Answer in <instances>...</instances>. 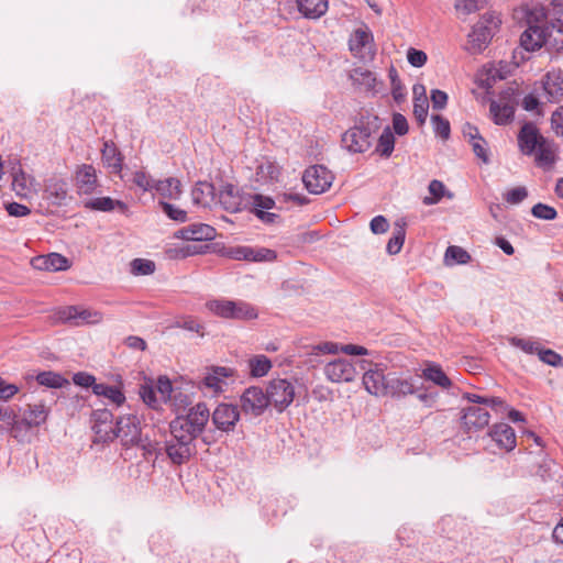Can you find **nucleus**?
Wrapping results in <instances>:
<instances>
[{"mask_svg":"<svg viewBox=\"0 0 563 563\" xmlns=\"http://www.w3.org/2000/svg\"><path fill=\"white\" fill-rule=\"evenodd\" d=\"M493 20H484L477 22L474 26L472 32L468 35V42L471 44V49L473 53H481L483 52L487 45L489 44L490 40L494 36L495 30L497 27V24L495 23L494 26H492Z\"/></svg>","mask_w":563,"mask_h":563,"instance_id":"nucleus-16","label":"nucleus"},{"mask_svg":"<svg viewBox=\"0 0 563 563\" xmlns=\"http://www.w3.org/2000/svg\"><path fill=\"white\" fill-rule=\"evenodd\" d=\"M206 307L213 314L224 319L252 320L257 318L255 308L241 300L213 299L207 301Z\"/></svg>","mask_w":563,"mask_h":563,"instance_id":"nucleus-5","label":"nucleus"},{"mask_svg":"<svg viewBox=\"0 0 563 563\" xmlns=\"http://www.w3.org/2000/svg\"><path fill=\"white\" fill-rule=\"evenodd\" d=\"M527 29L520 36V45L528 52H534L545 46V35L542 27V20L545 18V10L531 8L526 13Z\"/></svg>","mask_w":563,"mask_h":563,"instance_id":"nucleus-4","label":"nucleus"},{"mask_svg":"<svg viewBox=\"0 0 563 563\" xmlns=\"http://www.w3.org/2000/svg\"><path fill=\"white\" fill-rule=\"evenodd\" d=\"M413 92V115L419 125L426 123L429 110V100L423 85L416 84L412 88Z\"/></svg>","mask_w":563,"mask_h":563,"instance_id":"nucleus-28","label":"nucleus"},{"mask_svg":"<svg viewBox=\"0 0 563 563\" xmlns=\"http://www.w3.org/2000/svg\"><path fill=\"white\" fill-rule=\"evenodd\" d=\"M192 202L198 206L207 207L214 201L216 188L208 181H198L191 191Z\"/></svg>","mask_w":563,"mask_h":563,"instance_id":"nucleus-30","label":"nucleus"},{"mask_svg":"<svg viewBox=\"0 0 563 563\" xmlns=\"http://www.w3.org/2000/svg\"><path fill=\"white\" fill-rule=\"evenodd\" d=\"M93 394L109 399L115 406H121L125 401V396L119 387L103 383L93 385Z\"/></svg>","mask_w":563,"mask_h":563,"instance_id":"nucleus-36","label":"nucleus"},{"mask_svg":"<svg viewBox=\"0 0 563 563\" xmlns=\"http://www.w3.org/2000/svg\"><path fill=\"white\" fill-rule=\"evenodd\" d=\"M266 389L269 404L273 405L278 412H283L287 409L294 401L296 395L294 383L286 378L272 379Z\"/></svg>","mask_w":563,"mask_h":563,"instance_id":"nucleus-7","label":"nucleus"},{"mask_svg":"<svg viewBox=\"0 0 563 563\" xmlns=\"http://www.w3.org/2000/svg\"><path fill=\"white\" fill-rule=\"evenodd\" d=\"M36 382L48 388H63L69 385V382L62 374L52 371L38 373L36 375Z\"/></svg>","mask_w":563,"mask_h":563,"instance_id":"nucleus-41","label":"nucleus"},{"mask_svg":"<svg viewBox=\"0 0 563 563\" xmlns=\"http://www.w3.org/2000/svg\"><path fill=\"white\" fill-rule=\"evenodd\" d=\"M407 59L411 66L420 68L427 63L428 56L423 51L410 47L407 52Z\"/></svg>","mask_w":563,"mask_h":563,"instance_id":"nucleus-64","label":"nucleus"},{"mask_svg":"<svg viewBox=\"0 0 563 563\" xmlns=\"http://www.w3.org/2000/svg\"><path fill=\"white\" fill-rule=\"evenodd\" d=\"M68 267H69V261L65 256H63L58 253L47 254L46 271H51V272L65 271Z\"/></svg>","mask_w":563,"mask_h":563,"instance_id":"nucleus-52","label":"nucleus"},{"mask_svg":"<svg viewBox=\"0 0 563 563\" xmlns=\"http://www.w3.org/2000/svg\"><path fill=\"white\" fill-rule=\"evenodd\" d=\"M157 390L161 394V398L164 402L172 400V396L175 394L173 384L167 376H159L157 379Z\"/></svg>","mask_w":563,"mask_h":563,"instance_id":"nucleus-59","label":"nucleus"},{"mask_svg":"<svg viewBox=\"0 0 563 563\" xmlns=\"http://www.w3.org/2000/svg\"><path fill=\"white\" fill-rule=\"evenodd\" d=\"M462 412L461 424L466 433L477 432L489 423L490 415L484 407L472 405Z\"/></svg>","mask_w":563,"mask_h":563,"instance_id":"nucleus-13","label":"nucleus"},{"mask_svg":"<svg viewBox=\"0 0 563 563\" xmlns=\"http://www.w3.org/2000/svg\"><path fill=\"white\" fill-rule=\"evenodd\" d=\"M429 192L431 197H424L422 202L426 206H432L438 203L441 198L444 196L445 187L442 181L433 179L430 181L428 186Z\"/></svg>","mask_w":563,"mask_h":563,"instance_id":"nucleus-47","label":"nucleus"},{"mask_svg":"<svg viewBox=\"0 0 563 563\" xmlns=\"http://www.w3.org/2000/svg\"><path fill=\"white\" fill-rule=\"evenodd\" d=\"M470 260V254L461 246L451 245L445 251L444 261L448 265L466 264Z\"/></svg>","mask_w":563,"mask_h":563,"instance_id":"nucleus-45","label":"nucleus"},{"mask_svg":"<svg viewBox=\"0 0 563 563\" xmlns=\"http://www.w3.org/2000/svg\"><path fill=\"white\" fill-rule=\"evenodd\" d=\"M340 352V345L334 342H322L320 344L307 346V356L309 357L308 362L319 363L317 358L321 354H336Z\"/></svg>","mask_w":563,"mask_h":563,"instance_id":"nucleus-39","label":"nucleus"},{"mask_svg":"<svg viewBox=\"0 0 563 563\" xmlns=\"http://www.w3.org/2000/svg\"><path fill=\"white\" fill-rule=\"evenodd\" d=\"M488 434L500 449L509 452L516 448L515 430L507 423L494 424Z\"/></svg>","mask_w":563,"mask_h":563,"instance_id":"nucleus-23","label":"nucleus"},{"mask_svg":"<svg viewBox=\"0 0 563 563\" xmlns=\"http://www.w3.org/2000/svg\"><path fill=\"white\" fill-rule=\"evenodd\" d=\"M531 213L533 217L542 220H553L558 216V212L553 207L541 202L532 207Z\"/></svg>","mask_w":563,"mask_h":563,"instance_id":"nucleus-58","label":"nucleus"},{"mask_svg":"<svg viewBox=\"0 0 563 563\" xmlns=\"http://www.w3.org/2000/svg\"><path fill=\"white\" fill-rule=\"evenodd\" d=\"M74 181L79 196L92 195L100 187L97 169L91 164H81L77 166Z\"/></svg>","mask_w":563,"mask_h":563,"instance_id":"nucleus-12","label":"nucleus"},{"mask_svg":"<svg viewBox=\"0 0 563 563\" xmlns=\"http://www.w3.org/2000/svg\"><path fill=\"white\" fill-rule=\"evenodd\" d=\"M406 222L404 220H398L395 223L393 236L389 239L386 251L390 255H396L401 251V247L406 238Z\"/></svg>","mask_w":563,"mask_h":563,"instance_id":"nucleus-37","label":"nucleus"},{"mask_svg":"<svg viewBox=\"0 0 563 563\" xmlns=\"http://www.w3.org/2000/svg\"><path fill=\"white\" fill-rule=\"evenodd\" d=\"M351 79L355 85L364 88L366 91L374 90L376 87V77L374 73L368 69L361 67L353 69Z\"/></svg>","mask_w":563,"mask_h":563,"instance_id":"nucleus-40","label":"nucleus"},{"mask_svg":"<svg viewBox=\"0 0 563 563\" xmlns=\"http://www.w3.org/2000/svg\"><path fill=\"white\" fill-rule=\"evenodd\" d=\"M45 192L53 203L62 205L67 198V184L63 179H49Z\"/></svg>","mask_w":563,"mask_h":563,"instance_id":"nucleus-38","label":"nucleus"},{"mask_svg":"<svg viewBox=\"0 0 563 563\" xmlns=\"http://www.w3.org/2000/svg\"><path fill=\"white\" fill-rule=\"evenodd\" d=\"M349 46L355 57L363 59L372 57L374 54L372 33L362 29L356 30L349 41Z\"/></svg>","mask_w":563,"mask_h":563,"instance_id":"nucleus-20","label":"nucleus"},{"mask_svg":"<svg viewBox=\"0 0 563 563\" xmlns=\"http://www.w3.org/2000/svg\"><path fill=\"white\" fill-rule=\"evenodd\" d=\"M170 438L164 443V451L173 464L181 465L196 454L195 439L169 424Z\"/></svg>","mask_w":563,"mask_h":563,"instance_id":"nucleus-3","label":"nucleus"},{"mask_svg":"<svg viewBox=\"0 0 563 563\" xmlns=\"http://www.w3.org/2000/svg\"><path fill=\"white\" fill-rule=\"evenodd\" d=\"M175 327L190 331V332H196L200 336L205 335L203 325L201 323H199L198 320L195 319L194 317H184V318L177 320L175 322Z\"/></svg>","mask_w":563,"mask_h":563,"instance_id":"nucleus-55","label":"nucleus"},{"mask_svg":"<svg viewBox=\"0 0 563 563\" xmlns=\"http://www.w3.org/2000/svg\"><path fill=\"white\" fill-rule=\"evenodd\" d=\"M48 410L43 404L29 405L23 411L22 418L24 424L32 427H38L44 423L47 419Z\"/></svg>","mask_w":563,"mask_h":563,"instance_id":"nucleus-32","label":"nucleus"},{"mask_svg":"<svg viewBox=\"0 0 563 563\" xmlns=\"http://www.w3.org/2000/svg\"><path fill=\"white\" fill-rule=\"evenodd\" d=\"M132 181L143 189L144 191L154 190L156 179L152 178L148 174L143 170H137L133 174Z\"/></svg>","mask_w":563,"mask_h":563,"instance_id":"nucleus-53","label":"nucleus"},{"mask_svg":"<svg viewBox=\"0 0 563 563\" xmlns=\"http://www.w3.org/2000/svg\"><path fill=\"white\" fill-rule=\"evenodd\" d=\"M323 373L332 383H350L357 375L355 366L346 358H336L329 362L324 366Z\"/></svg>","mask_w":563,"mask_h":563,"instance_id":"nucleus-14","label":"nucleus"},{"mask_svg":"<svg viewBox=\"0 0 563 563\" xmlns=\"http://www.w3.org/2000/svg\"><path fill=\"white\" fill-rule=\"evenodd\" d=\"M234 369L225 366H212L208 368L206 376L203 377V385L212 389L214 393L223 391L225 385L224 379L232 377Z\"/></svg>","mask_w":563,"mask_h":563,"instance_id":"nucleus-24","label":"nucleus"},{"mask_svg":"<svg viewBox=\"0 0 563 563\" xmlns=\"http://www.w3.org/2000/svg\"><path fill=\"white\" fill-rule=\"evenodd\" d=\"M510 345L520 349L527 354H537L540 351L541 346L538 342L532 340H527L518 336L509 338Z\"/></svg>","mask_w":563,"mask_h":563,"instance_id":"nucleus-51","label":"nucleus"},{"mask_svg":"<svg viewBox=\"0 0 563 563\" xmlns=\"http://www.w3.org/2000/svg\"><path fill=\"white\" fill-rule=\"evenodd\" d=\"M377 121V117H374L373 120H369V118L367 120L361 119L358 123L343 133V147L353 154L369 150L379 129Z\"/></svg>","mask_w":563,"mask_h":563,"instance_id":"nucleus-1","label":"nucleus"},{"mask_svg":"<svg viewBox=\"0 0 563 563\" xmlns=\"http://www.w3.org/2000/svg\"><path fill=\"white\" fill-rule=\"evenodd\" d=\"M115 439L119 438L123 446L130 448L141 440V428L137 418L132 415L122 416L115 421Z\"/></svg>","mask_w":563,"mask_h":563,"instance_id":"nucleus-11","label":"nucleus"},{"mask_svg":"<svg viewBox=\"0 0 563 563\" xmlns=\"http://www.w3.org/2000/svg\"><path fill=\"white\" fill-rule=\"evenodd\" d=\"M60 318L75 325L98 323L101 320V313L89 309H82L76 306H69L63 309Z\"/></svg>","mask_w":563,"mask_h":563,"instance_id":"nucleus-22","label":"nucleus"},{"mask_svg":"<svg viewBox=\"0 0 563 563\" xmlns=\"http://www.w3.org/2000/svg\"><path fill=\"white\" fill-rule=\"evenodd\" d=\"M361 368L365 369V373L363 375V385L367 393L371 395H374L376 397H384L386 396V388H387V374H384L382 369L378 368H366L365 364H367L366 361H361Z\"/></svg>","mask_w":563,"mask_h":563,"instance_id":"nucleus-18","label":"nucleus"},{"mask_svg":"<svg viewBox=\"0 0 563 563\" xmlns=\"http://www.w3.org/2000/svg\"><path fill=\"white\" fill-rule=\"evenodd\" d=\"M541 97L550 103H560L563 101V71H548L541 79Z\"/></svg>","mask_w":563,"mask_h":563,"instance_id":"nucleus-15","label":"nucleus"},{"mask_svg":"<svg viewBox=\"0 0 563 563\" xmlns=\"http://www.w3.org/2000/svg\"><path fill=\"white\" fill-rule=\"evenodd\" d=\"M333 179V174L323 165L310 166L302 175L305 187L313 195L327 191L331 187Z\"/></svg>","mask_w":563,"mask_h":563,"instance_id":"nucleus-9","label":"nucleus"},{"mask_svg":"<svg viewBox=\"0 0 563 563\" xmlns=\"http://www.w3.org/2000/svg\"><path fill=\"white\" fill-rule=\"evenodd\" d=\"M131 273L135 276L150 275L155 272V263L151 260L134 258L131 264Z\"/></svg>","mask_w":563,"mask_h":563,"instance_id":"nucleus-50","label":"nucleus"},{"mask_svg":"<svg viewBox=\"0 0 563 563\" xmlns=\"http://www.w3.org/2000/svg\"><path fill=\"white\" fill-rule=\"evenodd\" d=\"M247 262L272 263L277 258L276 251L267 247L249 246Z\"/></svg>","mask_w":563,"mask_h":563,"instance_id":"nucleus-44","label":"nucleus"},{"mask_svg":"<svg viewBox=\"0 0 563 563\" xmlns=\"http://www.w3.org/2000/svg\"><path fill=\"white\" fill-rule=\"evenodd\" d=\"M267 396V390L264 391L258 386L246 388L240 397L241 410L252 417L262 416L271 405Z\"/></svg>","mask_w":563,"mask_h":563,"instance_id":"nucleus-8","label":"nucleus"},{"mask_svg":"<svg viewBox=\"0 0 563 563\" xmlns=\"http://www.w3.org/2000/svg\"><path fill=\"white\" fill-rule=\"evenodd\" d=\"M431 122L433 124V131L437 136L442 140H448L451 134L450 122L440 114H432Z\"/></svg>","mask_w":563,"mask_h":563,"instance_id":"nucleus-49","label":"nucleus"},{"mask_svg":"<svg viewBox=\"0 0 563 563\" xmlns=\"http://www.w3.org/2000/svg\"><path fill=\"white\" fill-rule=\"evenodd\" d=\"M210 420V410L205 402H198L188 408L186 413L177 415L169 424L192 439L200 437Z\"/></svg>","mask_w":563,"mask_h":563,"instance_id":"nucleus-2","label":"nucleus"},{"mask_svg":"<svg viewBox=\"0 0 563 563\" xmlns=\"http://www.w3.org/2000/svg\"><path fill=\"white\" fill-rule=\"evenodd\" d=\"M210 419L218 431L230 433L240 420V409L235 405L222 402L210 413Z\"/></svg>","mask_w":563,"mask_h":563,"instance_id":"nucleus-10","label":"nucleus"},{"mask_svg":"<svg viewBox=\"0 0 563 563\" xmlns=\"http://www.w3.org/2000/svg\"><path fill=\"white\" fill-rule=\"evenodd\" d=\"M139 394L143 402L150 408L157 409L159 407V401L152 385H141Z\"/></svg>","mask_w":563,"mask_h":563,"instance_id":"nucleus-54","label":"nucleus"},{"mask_svg":"<svg viewBox=\"0 0 563 563\" xmlns=\"http://www.w3.org/2000/svg\"><path fill=\"white\" fill-rule=\"evenodd\" d=\"M84 207L89 210L101 212H111L117 209L123 214H126L129 211V207L125 202L112 199L111 197H97L89 199L84 202Z\"/></svg>","mask_w":563,"mask_h":563,"instance_id":"nucleus-25","label":"nucleus"},{"mask_svg":"<svg viewBox=\"0 0 563 563\" xmlns=\"http://www.w3.org/2000/svg\"><path fill=\"white\" fill-rule=\"evenodd\" d=\"M328 0H297L298 11L307 19H319L328 11Z\"/></svg>","mask_w":563,"mask_h":563,"instance_id":"nucleus-29","label":"nucleus"},{"mask_svg":"<svg viewBox=\"0 0 563 563\" xmlns=\"http://www.w3.org/2000/svg\"><path fill=\"white\" fill-rule=\"evenodd\" d=\"M538 356L540 361L550 366L559 367L563 365L562 356L553 350L541 347L538 352Z\"/></svg>","mask_w":563,"mask_h":563,"instance_id":"nucleus-57","label":"nucleus"},{"mask_svg":"<svg viewBox=\"0 0 563 563\" xmlns=\"http://www.w3.org/2000/svg\"><path fill=\"white\" fill-rule=\"evenodd\" d=\"M250 200H252V205L254 207V210L255 212L257 210H269L274 207L275 202L272 198L269 197H265V196H262V195H247V201L250 202Z\"/></svg>","mask_w":563,"mask_h":563,"instance_id":"nucleus-63","label":"nucleus"},{"mask_svg":"<svg viewBox=\"0 0 563 563\" xmlns=\"http://www.w3.org/2000/svg\"><path fill=\"white\" fill-rule=\"evenodd\" d=\"M489 112L496 124L505 125L512 120L515 114V108L509 103H499L497 101H492L489 106Z\"/></svg>","mask_w":563,"mask_h":563,"instance_id":"nucleus-34","label":"nucleus"},{"mask_svg":"<svg viewBox=\"0 0 563 563\" xmlns=\"http://www.w3.org/2000/svg\"><path fill=\"white\" fill-rule=\"evenodd\" d=\"M247 364L253 377H263L272 368V362L266 355H255L249 360Z\"/></svg>","mask_w":563,"mask_h":563,"instance_id":"nucleus-42","label":"nucleus"},{"mask_svg":"<svg viewBox=\"0 0 563 563\" xmlns=\"http://www.w3.org/2000/svg\"><path fill=\"white\" fill-rule=\"evenodd\" d=\"M249 246L238 245L230 246L223 250V256L234 261H247Z\"/></svg>","mask_w":563,"mask_h":563,"instance_id":"nucleus-61","label":"nucleus"},{"mask_svg":"<svg viewBox=\"0 0 563 563\" xmlns=\"http://www.w3.org/2000/svg\"><path fill=\"white\" fill-rule=\"evenodd\" d=\"M395 147V136L389 126H386L378 137L376 152L384 157H389Z\"/></svg>","mask_w":563,"mask_h":563,"instance_id":"nucleus-43","label":"nucleus"},{"mask_svg":"<svg viewBox=\"0 0 563 563\" xmlns=\"http://www.w3.org/2000/svg\"><path fill=\"white\" fill-rule=\"evenodd\" d=\"M154 190L163 198L177 200L181 196V183L179 179L169 177L164 180H156Z\"/></svg>","mask_w":563,"mask_h":563,"instance_id":"nucleus-31","label":"nucleus"},{"mask_svg":"<svg viewBox=\"0 0 563 563\" xmlns=\"http://www.w3.org/2000/svg\"><path fill=\"white\" fill-rule=\"evenodd\" d=\"M101 152L103 164L110 168L112 173L119 174L122 170V157L115 145L111 142H104Z\"/></svg>","mask_w":563,"mask_h":563,"instance_id":"nucleus-33","label":"nucleus"},{"mask_svg":"<svg viewBox=\"0 0 563 563\" xmlns=\"http://www.w3.org/2000/svg\"><path fill=\"white\" fill-rule=\"evenodd\" d=\"M486 0H456L455 8L465 14L473 13L485 4Z\"/></svg>","mask_w":563,"mask_h":563,"instance_id":"nucleus-62","label":"nucleus"},{"mask_svg":"<svg viewBox=\"0 0 563 563\" xmlns=\"http://www.w3.org/2000/svg\"><path fill=\"white\" fill-rule=\"evenodd\" d=\"M218 201L221 207L231 213L241 211L247 203V196L232 184L224 185L218 194Z\"/></svg>","mask_w":563,"mask_h":563,"instance_id":"nucleus-17","label":"nucleus"},{"mask_svg":"<svg viewBox=\"0 0 563 563\" xmlns=\"http://www.w3.org/2000/svg\"><path fill=\"white\" fill-rule=\"evenodd\" d=\"M92 431L95 432V440L93 442H110L115 439V433L113 432L114 427L112 423H92L91 426Z\"/></svg>","mask_w":563,"mask_h":563,"instance_id":"nucleus-46","label":"nucleus"},{"mask_svg":"<svg viewBox=\"0 0 563 563\" xmlns=\"http://www.w3.org/2000/svg\"><path fill=\"white\" fill-rule=\"evenodd\" d=\"M545 137L533 123H525L518 133V145L523 155H532Z\"/></svg>","mask_w":563,"mask_h":563,"instance_id":"nucleus-19","label":"nucleus"},{"mask_svg":"<svg viewBox=\"0 0 563 563\" xmlns=\"http://www.w3.org/2000/svg\"><path fill=\"white\" fill-rule=\"evenodd\" d=\"M542 27L547 41L545 47L549 51L563 52V7L561 4L552 11L545 10Z\"/></svg>","mask_w":563,"mask_h":563,"instance_id":"nucleus-6","label":"nucleus"},{"mask_svg":"<svg viewBox=\"0 0 563 563\" xmlns=\"http://www.w3.org/2000/svg\"><path fill=\"white\" fill-rule=\"evenodd\" d=\"M158 205L170 220L179 223H184L188 220L187 212L185 210L164 200H159Z\"/></svg>","mask_w":563,"mask_h":563,"instance_id":"nucleus-48","label":"nucleus"},{"mask_svg":"<svg viewBox=\"0 0 563 563\" xmlns=\"http://www.w3.org/2000/svg\"><path fill=\"white\" fill-rule=\"evenodd\" d=\"M528 197V190L525 186H518L504 194V200L509 205L521 203Z\"/></svg>","mask_w":563,"mask_h":563,"instance_id":"nucleus-56","label":"nucleus"},{"mask_svg":"<svg viewBox=\"0 0 563 563\" xmlns=\"http://www.w3.org/2000/svg\"><path fill=\"white\" fill-rule=\"evenodd\" d=\"M169 401L175 407L177 415H183L181 412H185L187 407L191 405L190 396L179 390L175 391Z\"/></svg>","mask_w":563,"mask_h":563,"instance_id":"nucleus-60","label":"nucleus"},{"mask_svg":"<svg viewBox=\"0 0 563 563\" xmlns=\"http://www.w3.org/2000/svg\"><path fill=\"white\" fill-rule=\"evenodd\" d=\"M422 376L424 379L432 382L443 389H448L452 385L451 379L448 377L444 371L435 364L427 365L422 371Z\"/></svg>","mask_w":563,"mask_h":563,"instance_id":"nucleus-35","label":"nucleus"},{"mask_svg":"<svg viewBox=\"0 0 563 563\" xmlns=\"http://www.w3.org/2000/svg\"><path fill=\"white\" fill-rule=\"evenodd\" d=\"M556 145L548 139L542 140L534 154V162L538 167L551 169L556 162Z\"/></svg>","mask_w":563,"mask_h":563,"instance_id":"nucleus-26","label":"nucleus"},{"mask_svg":"<svg viewBox=\"0 0 563 563\" xmlns=\"http://www.w3.org/2000/svg\"><path fill=\"white\" fill-rule=\"evenodd\" d=\"M386 384V396H390L393 398L400 399L416 393L412 379L404 378L397 373H388Z\"/></svg>","mask_w":563,"mask_h":563,"instance_id":"nucleus-21","label":"nucleus"},{"mask_svg":"<svg viewBox=\"0 0 563 563\" xmlns=\"http://www.w3.org/2000/svg\"><path fill=\"white\" fill-rule=\"evenodd\" d=\"M216 235V229L205 223L190 224L179 231V238L187 241H211Z\"/></svg>","mask_w":563,"mask_h":563,"instance_id":"nucleus-27","label":"nucleus"}]
</instances>
